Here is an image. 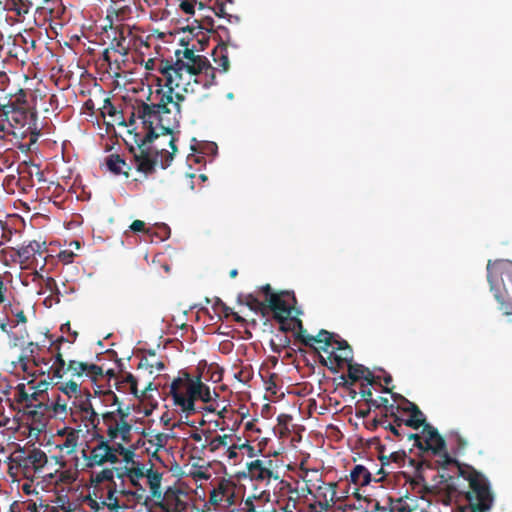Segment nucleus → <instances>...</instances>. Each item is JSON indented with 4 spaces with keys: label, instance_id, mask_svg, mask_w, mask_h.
<instances>
[{
    "label": "nucleus",
    "instance_id": "1",
    "mask_svg": "<svg viewBox=\"0 0 512 512\" xmlns=\"http://www.w3.org/2000/svg\"><path fill=\"white\" fill-rule=\"evenodd\" d=\"M157 71L162 75L165 85L169 88L166 94L173 96V91L193 92L194 85L208 84V77L214 78V69L203 56L197 55L194 51L186 49L183 56L174 64L160 61ZM176 99V96L174 97Z\"/></svg>",
    "mask_w": 512,
    "mask_h": 512
},
{
    "label": "nucleus",
    "instance_id": "2",
    "mask_svg": "<svg viewBox=\"0 0 512 512\" xmlns=\"http://www.w3.org/2000/svg\"><path fill=\"white\" fill-rule=\"evenodd\" d=\"M183 96L176 94V99L171 94H162L157 104H143L133 113L140 121L145 135L143 145L151 142L160 135L169 136L178 123Z\"/></svg>",
    "mask_w": 512,
    "mask_h": 512
},
{
    "label": "nucleus",
    "instance_id": "3",
    "mask_svg": "<svg viewBox=\"0 0 512 512\" xmlns=\"http://www.w3.org/2000/svg\"><path fill=\"white\" fill-rule=\"evenodd\" d=\"M118 397L115 393L108 391L91 395L85 393L83 396L73 400L70 407L71 415L84 423L86 428H98L100 424L99 412L102 406L113 407L117 405Z\"/></svg>",
    "mask_w": 512,
    "mask_h": 512
},
{
    "label": "nucleus",
    "instance_id": "4",
    "mask_svg": "<svg viewBox=\"0 0 512 512\" xmlns=\"http://www.w3.org/2000/svg\"><path fill=\"white\" fill-rule=\"evenodd\" d=\"M491 290L505 314H512V262L499 260L488 263Z\"/></svg>",
    "mask_w": 512,
    "mask_h": 512
},
{
    "label": "nucleus",
    "instance_id": "5",
    "mask_svg": "<svg viewBox=\"0 0 512 512\" xmlns=\"http://www.w3.org/2000/svg\"><path fill=\"white\" fill-rule=\"evenodd\" d=\"M111 408L112 410L101 412V419L108 440L127 443L130 441L132 433V426L127 421L128 414L120 408L118 403Z\"/></svg>",
    "mask_w": 512,
    "mask_h": 512
},
{
    "label": "nucleus",
    "instance_id": "6",
    "mask_svg": "<svg viewBox=\"0 0 512 512\" xmlns=\"http://www.w3.org/2000/svg\"><path fill=\"white\" fill-rule=\"evenodd\" d=\"M171 394L174 404L181 409L182 412L190 415L195 412V379L184 374L171 383Z\"/></svg>",
    "mask_w": 512,
    "mask_h": 512
},
{
    "label": "nucleus",
    "instance_id": "7",
    "mask_svg": "<svg viewBox=\"0 0 512 512\" xmlns=\"http://www.w3.org/2000/svg\"><path fill=\"white\" fill-rule=\"evenodd\" d=\"M119 462L116 454V446H111L108 441L103 438L91 448L89 455L86 457V465L90 468L103 466L104 464H116Z\"/></svg>",
    "mask_w": 512,
    "mask_h": 512
},
{
    "label": "nucleus",
    "instance_id": "8",
    "mask_svg": "<svg viewBox=\"0 0 512 512\" xmlns=\"http://www.w3.org/2000/svg\"><path fill=\"white\" fill-rule=\"evenodd\" d=\"M471 490L467 493V499L472 508V512H485L492 503L490 491L483 480L471 479Z\"/></svg>",
    "mask_w": 512,
    "mask_h": 512
},
{
    "label": "nucleus",
    "instance_id": "9",
    "mask_svg": "<svg viewBox=\"0 0 512 512\" xmlns=\"http://www.w3.org/2000/svg\"><path fill=\"white\" fill-rule=\"evenodd\" d=\"M265 292L267 295L266 301L269 307L274 312L275 317L280 321L288 319L291 315V304L289 301V294H272L270 293L269 286L265 287Z\"/></svg>",
    "mask_w": 512,
    "mask_h": 512
},
{
    "label": "nucleus",
    "instance_id": "10",
    "mask_svg": "<svg viewBox=\"0 0 512 512\" xmlns=\"http://www.w3.org/2000/svg\"><path fill=\"white\" fill-rule=\"evenodd\" d=\"M186 494L178 489L169 488L165 491L158 506L165 512H185Z\"/></svg>",
    "mask_w": 512,
    "mask_h": 512
},
{
    "label": "nucleus",
    "instance_id": "11",
    "mask_svg": "<svg viewBox=\"0 0 512 512\" xmlns=\"http://www.w3.org/2000/svg\"><path fill=\"white\" fill-rule=\"evenodd\" d=\"M410 438H413L415 440L422 439L425 448L433 451L434 453H439L444 448V440L439 435L437 430H435L433 427H431L428 424H425L421 435H411Z\"/></svg>",
    "mask_w": 512,
    "mask_h": 512
},
{
    "label": "nucleus",
    "instance_id": "12",
    "mask_svg": "<svg viewBox=\"0 0 512 512\" xmlns=\"http://www.w3.org/2000/svg\"><path fill=\"white\" fill-rule=\"evenodd\" d=\"M271 463V461L254 460L248 465L249 474L256 480H269L273 475L270 469Z\"/></svg>",
    "mask_w": 512,
    "mask_h": 512
},
{
    "label": "nucleus",
    "instance_id": "13",
    "mask_svg": "<svg viewBox=\"0 0 512 512\" xmlns=\"http://www.w3.org/2000/svg\"><path fill=\"white\" fill-rule=\"evenodd\" d=\"M231 440H233V436L230 434L205 437L206 444H203V448L208 449L211 453H223Z\"/></svg>",
    "mask_w": 512,
    "mask_h": 512
},
{
    "label": "nucleus",
    "instance_id": "14",
    "mask_svg": "<svg viewBox=\"0 0 512 512\" xmlns=\"http://www.w3.org/2000/svg\"><path fill=\"white\" fill-rule=\"evenodd\" d=\"M67 371L71 372V374L74 376H81L82 374L97 376L102 373L100 367L78 361H70L68 363Z\"/></svg>",
    "mask_w": 512,
    "mask_h": 512
},
{
    "label": "nucleus",
    "instance_id": "15",
    "mask_svg": "<svg viewBox=\"0 0 512 512\" xmlns=\"http://www.w3.org/2000/svg\"><path fill=\"white\" fill-rule=\"evenodd\" d=\"M146 467L143 464L137 466H124L122 470V477H127L129 482L134 487H140V480L145 477Z\"/></svg>",
    "mask_w": 512,
    "mask_h": 512
},
{
    "label": "nucleus",
    "instance_id": "16",
    "mask_svg": "<svg viewBox=\"0 0 512 512\" xmlns=\"http://www.w3.org/2000/svg\"><path fill=\"white\" fill-rule=\"evenodd\" d=\"M328 353L333 355L338 363L347 362L352 358V350L345 341L335 340Z\"/></svg>",
    "mask_w": 512,
    "mask_h": 512
},
{
    "label": "nucleus",
    "instance_id": "17",
    "mask_svg": "<svg viewBox=\"0 0 512 512\" xmlns=\"http://www.w3.org/2000/svg\"><path fill=\"white\" fill-rule=\"evenodd\" d=\"M318 497L319 501L334 505L337 500L336 496V484L335 483H323L318 486Z\"/></svg>",
    "mask_w": 512,
    "mask_h": 512
},
{
    "label": "nucleus",
    "instance_id": "18",
    "mask_svg": "<svg viewBox=\"0 0 512 512\" xmlns=\"http://www.w3.org/2000/svg\"><path fill=\"white\" fill-rule=\"evenodd\" d=\"M145 477L147 478L151 494L154 497L161 496V482H162V474L158 471L152 469H146Z\"/></svg>",
    "mask_w": 512,
    "mask_h": 512
},
{
    "label": "nucleus",
    "instance_id": "19",
    "mask_svg": "<svg viewBox=\"0 0 512 512\" xmlns=\"http://www.w3.org/2000/svg\"><path fill=\"white\" fill-rule=\"evenodd\" d=\"M145 146L146 145L142 144V146L139 147V153H136L134 156L137 162L138 170L147 173L153 169L154 163L149 153L146 151Z\"/></svg>",
    "mask_w": 512,
    "mask_h": 512
},
{
    "label": "nucleus",
    "instance_id": "20",
    "mask_svg": "<svg viewBox=\"0 0 512 512\" xmlns=\"http://www.w3.org/2000/svg\"><path fill=\"white\" fill-rule=\"evenodd\" d=\"M64 435V442L59 446L61 450L65 451L67 454H71L75 452L77 448L79 432L73 429H69L64 432Z\"/></svg>",
    "mask_w": 512,
    "mask_h": 512
},
{
    "label": "nucleus",
    "instance_id": "21",
    "mask_svg": "<svg viewBox=\"0 0 512 512\" xmlns=\"http://www.w3.org/2000/svg\"><path fill=\"white\" fill-rule=\"evenodd\" d=\"M314 343L319 344L318 349L323 350L324 352H330V349L334 345V341L332 338V334L326 330H321L316 336L310 338Z\"/></svg>",
    "mask_w": 512,
    "mask_h": 512
},
{
    "label": "nucleus",
    "instance_id": "22",
    "mask_svg": "<svg viewBox=\"0 0 512 512\" xmlns=\"http://www.w3.org/2000/svg\"><path fill=\"white\" fill-rule=\"evenodd\" d=\"M406 410L410 413V418L406 421L407 426L418 429L420 426L424 425L425 417L416 405L410 404Z\"/></svg>",
    "mask_w": 512,
    "mask_h": 512
},
{
    "label": "nucleus",
    "instance_id": "23",
    "mask_svg": "<svg viewBox=\"0 0 512 512\" xmlns=\"http://www.w3.org/2000/svg\"><path fill=\"white\" fill-rule=\"evenodd\" d=\"M351 480L356 485H367L370 482V473L369 471L362 465H357L350 474Z\"/></svg>",
    "mask_w": 512,
    "mask_h": 512
},
{
    "label": "nucleus",
    "instance_id": "24",
    "mask_svg": "<svg viewBox=\"0 0 512 512\" xmlns=\"http://www.w3.org/2000/svg\"><path fill=\"white\" fill-rule=\"evenodd\" d=\"M116 454L120 455L125 466H137L141 463L135 460V452L132 449L125 448L122 443H116Z\"/></svg>",
    "mask_w": 512,
    "mask_h": 512
},
{
    "label": "nucleus",
    "instance_id": "25",
    "mask_svg": "<svg viewBox=\"0 0 512 512\" xmlns=\"http://www.w3.org/2000/svg\"><path fill=\"white\" fill-rule=\"evenodd\" d=\"M195 393L196 399H200L205 403L211 402L213 395H215V393H212L210 388L205 385L199 378L195 379Z\"/></svg>",
    "mask_w": 512,
    "mask_h": 512
},
{
    "label": "nucleus",
    "instance_id": "26",
    "mask_svg": "<svg viewBox=\"0 0 512 512\" xmlns=\"http://www.w3.org/2000/svg\"><path fill=\"white\" fill-rule=\"evenodd\" d=\"M58 389L69 398H73L74 400L77 399V397L83 396L85 394L81 392L79 384L75 381L62 383L59 385Z\"/></svg>",
    "mask_w": 512,
    "mask_h": 512
},
{
    "label": "nucleus",
    "instance_id": "27",
    "mask_svg": "<svg viewBox=\"0 0 512 512\" xmlns=\"http://www.w3.org/2000/svg\"><path fill=\"white\" fill-rule=\"evenodd\" d=\"M28 458L35 470L43 468L48 461L46 454L41 450H33Z\"/></svg>",
    "mask_w": 512,
    "mask_h": 512
},
{
    "label": "nucleus",
    "instance_id": "28",
    "mask_svg": "<svg viewBox=\"0 0 512 512\" xmlns=\"http://www.w3.org/2000/svg\"><path fill=\"white\" fill-rule=\"evenodd\" d=\"M106 163L109 170L114 172L115 174L122 173L126 165L125 161L122 158H120L119 155H110Z\"/></svg>",
    "mask_w": 512,
    "mask_h": 512
},
{
    "label": "nucleus",
    "instance_id": "29",
    "mask_svg": "<svg viewBox=\"0 0 512 512\" xmlns=\"http://www.w3.org/2000/svg\"><path fill=\"white\" fill-rule=\"evenodd\" d=\"M114 479V471L113 469L106 468L101 470L98 473L92 475V482L95 484H100L105 481H113Z\"/></svg>",
    "mask_w": 512,
    "mask_h": 512
},
{
    "label": "nucleus",
    "instance_id": "30",
    "mask_svg": "<svg viewBox=\"0 0 512 512\" xmlns=\"http://www.w3.org/2000/svg\"><path fill=\"white\" fill-rule=\"evenodd\" d=\"M117 490L110 488L108 490L107 496L105 500L102 502V505L106 508H121L119 505V500L116 496Z\"/></svg>",
    "mask_w": 512,
    "mask_h": 512
},
{
    "label": "nucleus",
    "instance_id": "31",
    "mask_svg": "<svg viewBox=\"0 0 512 512\" xmlns=\"http://www.w3.org/2000/svg\"><path fill=\"white\" fill-rule=\"evenodd\" d=\"M249 447L247 444L237 445L231 440L229 446L226 447L222 455L228 460H235L238 457L237 449Z\"/></svg>",
    "mask_w": 512,
    "mask_h": 512
},
{
    "label": "nucleus",
    "instance_id": "32",
    "mask_svg": "<svg viewBox=\"0 0 512 512\" xmlns=\"http://www.w3.org/2000/svg\"><path fill=\"white\" fill-rule=\"evenodd\" d=\"M40 248H41L40 243L37 241H33V242L29 243L26 247L22 248L19 255H20V257L28 259L30 257L31 253L39 252Z\"/></svg>",
    "mask_w": 512,
    "mask_h": 512
},
{
    "label": "nucleus",
    "instance_id": "33",
    "mask_svg": "<svg viewBox=\"0 0 512 512\" xmlns=\"http://www.w3.org/2000/svg\"><path fill=\"white\" fill-rule=\"evenodd\" d=\"M369 371L363 368L362 366H353L349 367V375L354 379L367 378Z\"/></svg>",
    "mask_w": 512,
    "mask_h": 512
},
{
    "label": "nucleus",
    "instance_id": "34",
    "mask_svg": "<svg viewBox=\"0 0 512 512\" xmlns=\"http://www.w3.org/2000/svg\"><path fill=\"white\" fill-rule=\"evenodd\" d=\"M67 410V403L63 401L60 397H57L56 401L53 404V412L56 415H66Z\"/></svg>",
    "mask_w": 512,
    "mask_h": 512
},
{
    "label": "nucleus",
    "instance_id": "35",
    "mask_svg": "<svg viewBox=\"0 0 512 512\" xmlns=\"http://www.w3.org/2000/svg\"><path fill=\"white\" fill-rule=\"evenodd\" d=\"M333 506L334 505H332V504H328V503H325V502H322V501H318L316 504H314L312 506V509L314 510V512H333L331 510V508Z\"/></svg>",
    "mask_w": 512,
    "mask_h": 512
},
{
    "label": "nucleus",
    "instance_id": "36",
    "mask_svg": "<svg viewBox=\"0 0 512 512\" xmlns=\"http://www.w3.org/2000/svg\"><path fill=\"white\" fill-rule=\"evenodd\" d=\"M245 303L252 310H258L261 307V303L256 298H254L252 295H247L245 297Z\"/></svg>",
    "mask_w": 512,
    "mask_h": 512
},
{
    "label": "nucleus",
    "instance_id": "37",
    "mask_svg": "<svg viewBox=\"0 0 512 512\" xmlns=\"http://www.w3.org/2000/svg\"><path fill=\"white\" fill-rule=\"evenodd\" d=\"M205 437H210V432H208V431L202 432V433L196 432L191 435L192 440H194L195 442L201 443L202 445L206 444Z\"/></svg>",
    "mask_w": 512,
    "mask_h": 512
},
{
    "label": "nucleus",
    "instance_id": "38",
    "mask_svg": "<svg viewBox=\"0 0 512 512\" xmlns=\"http://www.w3.org/2000/svg\"><path fill=\"white\" fill-rule=\"evenodd\" d=\"M180 7L181 9L187 13V14H194V3L192 2H189V1H183L181 4H180Z\"/></svg>",
    "mask_w": 512,
    "mask_h": 512
},
{
    "label": "nucleus",
    "instance_id": "39",
    "mask_svg": "<svg viewBox=\"0 0 512 512\" xmlns=\"http://www.w3.org/2000/svg\"><path fill=\"white\" fill-rule=\"evenodd\" d=\"M73 255H74V253H73L72 250L66 249V250L60 252L59 258L62 261L66 262V263H69V262H71V259H72Z\"/></svg>",
    "mask_w": 512,
    "mask_h": 512
},
{
    "label": "nucleus",
    "instance_id": "40",
    "mask_svg": "<svg viewBox=\"0 0 512 512\" xmlns=\"http://www.w3.org/2000/svg\"><path fill=\"white\" fill-rule=\"evenodd\" d=\"M134 232H141L145 230V223L141 220H135L130 226Z\"/></svg>",
    "mask_w": 512,
    "mask_h": 512
},
{
    "label": "nucleus",
    "instance_id": "41",
    "mask_svg": "<svg viewBox=\"0 0 512 512\" xmlns=\"http://www.w3.org/2000/svg\"><path fill=\"white\" fill-rule=\"evenodd\" d=\"M218 65L222 68V70L224 72L228 71L229 69V60L227 58V56H222L219 61H218Z\"/></svg>",
    "mask_w": 512,
    "mask_h": 512
},
{
    "label": "nucleus",
    "instance_id": "42",
    "mask_svg": "<svg viewBox=\"0 0 512 512\" xmlns=\"http://www.w3.org/2000/svg\"><path fill=\"white\" fill-rule=\"evenodd\" d=\"M57 365L58 367H56L55 369V374L58 376V377H61L62 375L60 374V370L64 368L65 366V361L62 359L61 355L59 354L58 357H57Z\"/></svg>",
    "mask_w": 512,
    "mask_h": 512
},
{
    "label": "nucleus",
    "instance_id": "43",
    "mask_svg": "<svg viewBox=\"0 0 512 512\" xmlns=\"http://www.w3.org/2000/svg\"><path fill=\"white\" fill-rule=\"evenodd\" d=\"M128 383L130 384L131 391L135 395H137V393H138V391H137V381H136V379L132 375L128 376Z\"/></svg>",
    "mask_w": 512,
    "mask_h": 512
},
{
    "label": "nucleus",
    "instance_id": "44",
    "mask_svg": "<svg viewBox=\"0 0 512 512\" xmlns=\"http://www.w3.org/2000/svg\"><path fill=\"white\" fill-rule=\"evenodd\" d=\"M19 400L20 401H29V395L24 390V385H20L19 387Z\"/></svg>",
    "mask_w": 512,
    "mask_h": 512
},
{
    "label": "nucleus",
    "instance_id": "45",
    "mask_svg": "<svg viewBox=\"0 0 512 512\" xmlns=\"http://www.w3.org/2000/svg\"><path fill=\"white\" fill-rule=\"evenodd\" d=\"M15 316H16V319H17L16 320V324H20V323L24 324V323H26L27 320H26V317H25L23 311H17L15 313Z\"/></svg>",
    "mask_w": 512,
    "mask_h": 512
},
{
    "label": "nucleus",
    "instance_id": "46",
    "mask_svg": "<svg viewBox=\"0 0 512 512\" xmlns=\"http://www.w3.org/2000/svg\"><path fill=\"white\" fill-rule=\"evenodd\" d=\"M159 63H156L154 60H148L146 63L147 69H153L154 67L157 69Z\"/></svg>",
    "mask_w": 512,
    "mask_h": 512
},
{
    "label": "nucleus",
    "instance_id": "47",
    "mask_svg": "<svg viewBox=\"0 0 512 512\" xmlns=\"http://www.w3.org/2000/svg\"><path fill=\"white\" fill-rule=\"evenodd\" d=\"M151 367H155L158 371H161L164 368V364L160 361H156L154 364H151Z\"/></svg>",
    "mask_w": 512,
    "mask_h": 512
},
{
    "label": "nucleus",
    "instance_id": "48",
    "mask_svg": "<svg viewBox=\"0 0 512 512\" xmlns=\"http://www.w3.org/2000/svg\"><path fill=\"white\" fill-rule=\"evenodd\" d=\"M91 508H94V509H100V505L97 501L95 500H91V504H90Z\"/></svg>",
    "mask_w": 512,
    "mask_h": 512
},
{
    "label": "nucleus",
    "instance_id": "49",
    "mask_svg": "<svg viewBox=\"0 0 512 512\" xmlns=\"http://www.w3.org/2000/svg\"><path fill=\"white\" fill-rule=\"evenodd\" d=\"M211 501L214 503H217L219 501L218 494L216 492H213V494H211Z\"/></svg>",
    "mask_w": 512,
    "mask_h": 512
},
{
    "label": "nucleus",
    "instance_id": "50",
    "mask_svg": "<svg viewBox=\"0 0 512 512\" xmlns=\"http://www.w3.org/2000/svg\"><path fill=\"white\" fill-rule=\"evenodd\" d=\"M0 328H1V330H2L3 332H5V333H9L8 328H7V324H6V323H4V322L0 323Z\"/></svg>",
    "mask_w": 512,
    "mask_h": 512
},
{
    "label": "nucleus",
    "instance_id": "51",
    "mask_svg": "<svg viewBox=\"0 0 512 512\" xmlns=\"http://www.w3.org/2000/svg\"><path fill=\"white\" fill-rule=\"evenodd\" d=\"M23 491L26 492L27 494H30L31 493V486L28 485V484L23 485Z\"/></svg>",
    "mask_w": 512,
    "mask_h": 512
},
{
    "label": "nucleus",
    "instance_id": "52",
    "mask_svg": "<svg viewBox=\"0 0 512 512\" xmlns=\"http://www.w3.org/2000/svg\"><path fill=\"white\" fill-rule=\"evenodd\" d=\"M169 145L171 146L172 151L175 152L176 151V147H175V144H174V141H173L172 137H169Z\"/></svg>",
    "mask_w": 512,
    "mask_h": 512
},
{
    "label": "nucleus",
    "instance_id": "53",
    "mask_svg": "<svg viewBox=\"0 0 512 512\" xmlns=\"http://www.w3.org/2000/svg\"><path fill=\"white\" fill-rule=\"evenodd\" d=\"M121 494L123 495H132L134 496L135 495V492H132V491H128V490H121L119 491Z\"/></svg>",
    "mask_w": 512,
    "mask_h": 512
},
{
    "label": "nucleus",
    "instance_id": "54",
    "mask_svg": "<svg viewBox=\"0 0 512 512\" xmlns=\"http://www.w3.org/2000/svg\"><path fill=\"white\" fill-rule=\"evenodd\" d=\"M75 245V249L78 250L80 248V244L78 241H74L70 243V246Z\"/></svg>",
    "mask_w": 512,
    "mask_h": 512
},
{
    "label": "nucleus",
    "instance_id": "55",
    "mask_svg": "<svg viewBox=\"0 0 512 512\" xmlns=\"http://www.w3.org/2000/svg\"><path fill=\"white\" fill-rule=\"evenodd\" d=\"M121 508H107V512H120Z\"/></svg>",
    "mask_w": 512,
    "mask_h": 512
},
{
    "label": "nucleus",
    "instance_id": "56",
    "mask_svg": "<svg viewBox=\"0 0 512 512\" xmlns=\"http://www.w3.org/2000/svg\"><path fill=\"white\" fill-rule=\"evenodd\" d=\"M160 229H162L165 232V236L162 238V240H163L164 238L167 237V227L166 226H162V227H160Z\"/></svg>",
    "mask_w": 512,
    "mask_h": 512
},
{
    "label": "nucleus",
    "instance_id": "57",
    "mask_svg": "<svg viewBox=\"0 0 512 512\" xmlns=\"http://www.w3.org/2000/svg\"><path fill=\"white\" fill-rule=\"evenodd\" d=\"M236 275H237V270H231V271H230V276H231L232 278H234Z\"/></svg>",
    "mask_w": 512,
    "mask_h": 512
},
{
    "label": "nucleus",
    "instance_id": "58",
    "mask_svg": "<svg viewBox=\"0 0 512 512\" xmlns=\"http://www.w3.org/2000/svg\"><path fill=\"white\" fill-rule=\"evenodd\" d=\"M207 409L212 412L215 411V409L212 406L207 407Z\"/></svg>",
    "mask_w": 512,
    "mask_h": 512
},
{
    "label": "nucleus",
    "instance_id": "59",
    "mask_svg": "<svg viewBox=\"0 0 512 512\" xmlns=\"http://www.w3.org/2000/svg\"><path fill=\"white\" fill-rule=\"evenodd\" d=\"M228 98H230V99H232V98H233L232 93H229V94H228Z\"/></svg>",
    "mask_w": 512,
    "mask_h": 512
},
{
    "label": "nucleus",
    "instance_id": "60",
    "mask_svg": "<svg viewBox=\"0 0 512 512\" xmlns=\"http://www.w3.org/2000/svg\"><path fill=\"white\" fill-rule=\"evenodd\" d=\"M150 388H151V383L148 384V386L145 388V390L150 389Z\"/></svg>",
    "mask_w": 512,
    "mask_h": 512
},
{
    "label": "nucleus",
    "instance_id": "61",
    "mask_svg": "<svg viewBox=\"0 0 512 512\" xmlns=\"http://www.w3.org/2000/svg\"><path fill=\"white\" fill-rule=\"evenodd\" d=\"M249 512H256L253 508L249 509Z\"/></svg>",
    "mask_w": 512,
    "mask_h": 512
}]
</instances>
